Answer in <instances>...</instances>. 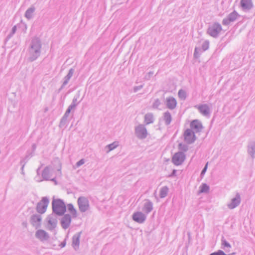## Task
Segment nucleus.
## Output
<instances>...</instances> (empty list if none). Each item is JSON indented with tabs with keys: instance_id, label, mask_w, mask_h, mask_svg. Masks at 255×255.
I'll return each instance as SVG.
<instances>
[{
	"instance_id": "f257e3e1",
	"label": "nucleus",
	"mask_w": 255,
	"mask_h": 255,
	"mask_svg": "<svg viewBox=\"0 0 255 255\" xmlns=\"http://www.w3.org/2000/svg\"><path fill=\"white\" fill-rule=\"evenodd\" d=\"M52 209L53 212L58 215H62L66 211V206L64 202L60 199L53 200Z\"/></svg>"
},
{
	"instance_id": "f03ea898",
	"label": "nucleus",
	"mask_w": 255,
	"mask_h": 255,
	"mask_svg": "<svg viewBox=\"0 0 255 255\" xmlns=\"http://www.w3.org/2000/svg\"><path fill=\"white\" fill-rule=\"evenodd\" d=\"M222 30L221 25L219 24L215 23L209 27L208 33L213 37H216L220 32Z\"/></svg>"
},
{
	"instance_id": "7ed1b4c3",
	"label": "nucleus",
	"mask_w": 255,
	"mask_h": 255,
	"mask_svg": "<svg viewBox=\"0 0 255 255\" xmlns=\"http://www.w3.org/2000/svg\"><path fill=\"white\" fill-rule=\"evenodd\" d=\"M48 204V200L46 198H43L38 203L37 206V211L41 214L44 213L46 210Z\"/></svg>"
},
{
	"instance_id": "20e7f679",
	"label": "nucleus",
	"mask_w": 255,
	"mask_h": 255,
	"mask_svg": "<svg viewBox=\"0 0 255 255\" xmlns=\"http://www.w3.org/2000/svg\"><path fill=\"white\" fill-rule=\"evenodd\" d=\"M79 208L81 211L84 212L89 208V203L88 200L83 197L79 198L78 200Z\"/></svg>"
},
{
	"instance_id": "39448f33",
	"label": "nucleus",
	"mask_w": 255,
	"mask_h": 255,
	"mask_svg": "<svg viewBox=\"0 0 255 255\" xmlns=\"http://www.w3.org/2000/svg\"><path fill=\"white\" fill-rule=\"evenodd\" d=\"M185 159V155L182 152L176 153L172 158V161L176 165H180Z\"/></svg>"
},
{
	"instance_id": "423d86ee",
	"label": "nucleus",
	"mask_w": 255,
	"mask_h": 255,
	"mask_svg": "<svg viewBox=\"0 0 255 255\" xmlns=\"http://www.w3.org/2000/svg\"><path fill=\"white\" fill-rule=\"evenodd\" d=\"M185 140L187 143H191L195 139L193 132L189 129H187L184 133Z\"/></svg>"
},
{
	"instance_id": "0eeeda50",
	"label": "nucleus",
	"mask_w": 255,
	"mask_h": 255,
	"mask_svg": "<svg viewBox=\"0 0 255 255\" xmlns=\"http://www.w3.org/2000/svg\"><path fill=\"white\" fill-rule=\"evenodd\" d=\"M166 105L168 109L172 110L176 108L177 101L175 98L173 97H169L166 100Z\"/></svg>"
},
{
	"instance_id": "6e6552de",
	"label": "nucleus",
	"mask_w": 255,
	"mask_h": 255,
	"mask_svg": "<svg viewBox=\"0 0 255 255\" xmlns=\"http://www.w3.org/2000/svg\"><path fill=\"white\" fill-rule=\"evenodd\" d=\"M71 223V218L69 215H66L62 219L61 225L63 228L66 229L69 227Z\"/></svg>"
},
{
	"instance_id": "1a4fd4ad",
	"label": "nucleus",
	"mask_w": 255,
	"mask_h": 255,
	"mask_svg": "<svg viewBox=\"0 0 255 255\" xmlns=\"http://www.w3.org/2000/svg\"><path fill=\"white\" fill-rule=\"evenodd\" d=\"M241 5L245 9H250L253 6L252 0H241Z\"/></svg>"
},
{
	"instance_id": "9d476101",
	"label": "nucleus",
	"mask_w": 255,
	"mask_h": 255,
	"mask_svg": "<svg viewBox=\"0 0 255 255\" xmlns=\"http://www.w3.org/2000/svg\"><path fill=\"white\" fill-rule=\"evenodd\" d=\"M133 219L137 222L142 223L145 220V216L141 212H136L133 215Z\"/></svg>"
},
{
	"instance_id": "9b49d317",
	"label": "nucleus",
	"mask_w": 255,
	"mask_h": 255,
	"mask_svg": "<svg viewBox=\"0 0 255 255\" xmlns=\"http://www.w3.org/2000/svg\"><path fill=\"white\" fill-rule=\"evenodd\" d=\"M196 107L199 110L200 112L204 115H207L209 113V108L206 104L196 106Z\"/></svg>"
},
{
	"instance_id": "f8f14e48",
	"label": "nucleus",
	"mask_w": 255,
	"mask_h": 255,
	"mask_svg": "<svg viewBox=\"0 0 255 255\" xmlns=\"http://www.w3.org/2000/svg\"><path fill=\"white\" fill-rule=\"evenodd\" d=\"M136 132L138 137L141 138L145 137L147 134L146 129L141 127H139L136 129Z\"/></svg>"
},
{
	"instance_id": "ddd939ff",
	"label": "nucleus",
	"mask_w": 255,
	"mask_h": 255,
	"mask_svg": "<svg viewBox=\"0 0 255 255\" xmlns=\"http://www.w3.org/2000/svg\"><path fill=\"white\" fill-rule=\"evenodd\" d=\"M191 128L197 131L200 130L202 128V125L198 120H194L190 124Z\"/></svg>"
},
{
	"instance_id": "4468645a",
	"label": "nucleus",
	"mask_w": 255,
	"mask_h": 255,
	"mask_svg": "<svg viewBox=\"0 0 255 255\" xmlns=\"http://www.w3.org/2000/svg\"><path fill=\"white\" fill-rule=\"evenodd\" d=\"M36 236L37 238L40 240L46 239L48 237L47 234L43 230H38L36 233Z\"/></svg>"
},
{
	"instance_id": "2eb2a0df",
	"label": "nucleus",
	"mask_w": 255,
	"mask_h": 255,
	"mask_svg": "<svg viewBox=\"0 0 255 255\" xmlns=\"http://www.w3.org/2000/svg\"><path fill=\"white\" fill-rule=\"evenodd\" d=\"M209 190V187L206 184H203L200 187V193H207Z\"/></svg>"
},
{
	"instance_id": "dca6fc26",
	"label": "nucleus",
	"mask_w": 255,
	"mask_h": 255,
	"mask_svg": "<svg viewBox=\"0 0 255 255\" xmlns=\"http://www.w3.org/2000/svg\"><path fill=\"white\" fill-rule=\"evenodd\" d=\"M240 203V201L238 199H233L232 203L229 205V207L230 209H233L235 208Z\"/></svg>"
},
{
	"instance_id": "f3484780",
	"label": "nucleus",
	"mask_w": 255,
	"mask_h": 255,
	"mask_svg": "<svg viewBox=\"0 0 255 255\" xmlns=\"http://www.w3.org/2000/svg\"><path fill=\"white\" fill-rule=\"evenodd\" d=\"M164 119L167 124H170L172 120L171 115L169 113H165L164 115Z\"/></svg>"
},
{
	"instance_id": "a211bd4d",
	"label": "nucleus",
	"mask_w": 255,
	"mask_h": 255,
	"mask_svg": "<svg viewBox=\"0 0 255 255\" xmlns=\"http://www.w3.org/2000/svg\"><path fill=\"white\" fill-rule=\"evenodd\" d=\"M168 192V188L166 187L162 188L160 192V196L161 198L165 197Z\"/></svg>"
},
{
	"instance_id": "6ab92c4d",
	"label": "nucleus",
	"mask_w": 255,
	"mask_h": 255,
	"mask_svg": "<svg viewBox=\"0 0 255 255\" xmlns=\"http://www.w3.org/2000/svg\"><path fill=\"white\" fill-rule=\"evenodd\" d=\"M153 121V117L151 115H146L145 116V122L146 124H150Z\"/></svg>"
},
{
	"instance_id": "aec40b11",
	"label": "nucleus",
	"mask_w": 255,
	"mask_h": 255,
	"mask_svg": "<svg viewBox=\"0 0 255 255\" xmlns=\"http://www.w3.org/2000/svg\"><path fill=\"white\" fill-rule=\"evenodd\" d=\"M118 146V143L117 142H114L112 144H110L107 146V147L109 148V151H111L112 150L115 149Z\"/></svg>"
},
{
	"instance_id": "412c9836",
	"label": "nucleus",
	"mask_w": 255,
	"mask_h": 255,
	"mask_svg": "<svg viewBox=\"0 0 255 255\" xmlns=\"http://www.w3.org/2000/svg\"><path fill=\"white\" fill-rule=\"evenodd\" d=\"M178 96L181 99L184 100L186 98V93L183 90H180L178 92Z\"/></svg>"
},
{
	"instance_id": "4be33fe9",
	"label": "nucleus",
	"mask_w": 255,
	"mask_h": 255,
	"mask_svg": "<svg viewBox=\"0 0 255 255\" xmlns=\"http://www.w3.org/2000/svg\"><path fill=\"white\" fill-rule=\"evenodd\" d=\"M68 209L71 212V214L75 215L76 213V210L74 209L73 206L72 204H69L68 205Z\"/></svg>"
},
{
	"instance_id": "5701e85b",
	"label": "nucleus",
	"mask_w": 255,
	"mask_h": 255,
	"mask_svg": "<svg viewBox=\"0 0 255 255\" xmlns=\"http://www.w3.org/2000/svg\"><path fill=\"white\" fill-rule=\"evenodd\" d=\"M210 255H225V254L223 251L219 250L217 252L212 253Z\"/></svg>"
},
{
	"instance_id": "b1692460",
	"label": "nucleus",
	"mask_w": 255,
	"mask_h": 255,
	"mask_svg": "<svg viewBox=\"0 0 255 255\" xmlns=\"http://www.w3.org/2000/svg\"><path fill=\"white\" fill-rule=\"evenodd\" d=\"M152 209V205L150 203H148L146 205V211L147 212H150Z\"/></svg>"
},
{
	"instance_id": "393cba45",
	"label": "nucleus",
	"mask_w": 255,
	"mask_h": 255,
	"mask_svg": "<svg viewBox=\"0 0 255 255\" xmlns=\"http://www.w3.org/2000/svg\"><path fill=\"white\" fill-rule=\"evenodd\" d=\"M222 244L224 247H228V248L231 247L230 245L228 243H227V242H226V241H223Z\"/></svg>"
},
{
	"instance_id": "a878e982",
	"label": "nucleus",
	"mask_w": 255,
	"mask_h": 255,
	"mask_svg": "<svg viewBox=\"0 0 255 255\" xmlns=\"http://www.w3.org/2000/svg\"><path fill=\"white\" fill-rule=\"evenodd\" d=\"M207 167H208V163H207V164H206L204 168L202 170V173H201L202 174H204L205 173V172L206 171V170L207 169Z\"/></svg>"
},
{
	"instance_id": "bb28decb",
	"label": "nucleus",
	"mask_w": 255,
	"mask_h": 255,
	"mask_svg": "<svg viewBox=\"0 0 255 255\" xmlns=\"http://www.w3.org/2000/svg\"><path fill=\"white\" fill-rule=\"evenodd\" d=\"M84 160L81 159L79 162H78L77 164L78 166H80V165H82L83 164H84Z\"/></svg>"
},
{
	"instance_id": "cd10ccee",
	"label": "nucleus",
	"mask_w": 255,
	"mask_h": 255,
	"mask_svg": "<svg viewBox=\"0 0 255 255\" xmlns=\"http://www.w3.org/2000/svg\"><path fill=\"white\" fill-rule=\"evenodd\" d=\"M32 12V11L31 10H28L27 11L26 15H27L28 13Z\"/></svg>"
},
{
	"instance_id": "c85d7f7f",
	"label": "nucleus",
	"mask_w": 255,
	"mask_h": 255,
	"mask_svg": "<svg viewBox=\"0 0 255 255\" xmlns=\"http://www.w3.org/2000/svg\"><path fill=\"white\" fill-rule=\"evenodd\" d=\"M65 246V244H62V247H64Z\"/></svg>"
}]
</instances>
